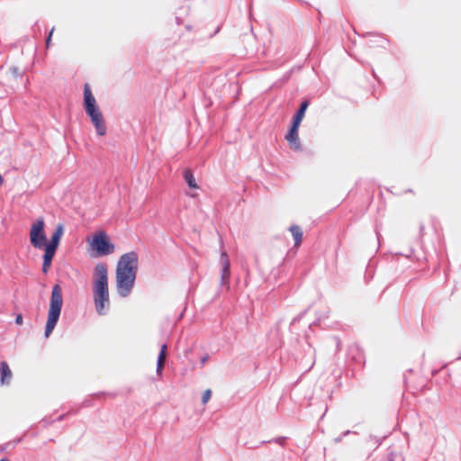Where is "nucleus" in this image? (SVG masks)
Returning a JSON list of instances; mask_svg holds the SVG:
<instances>
[{
  "mask_svg": "<svg viewBox=\"0 0 461 461\" xmlns=\"http://www.w3.org/2000/svg\"><path fill=\"white\" fill-rule=\"evenodd\" d=\"M93 300L96 312L105 315L110 308L108 267L104 263L95 265L92 279Z\"/></svg>",
  "mask_w": 461,
  "mask_h": 461,
  "instance_id": "nucleus-2",
  "label": "nucleus"
},
{
  "mask_svg": "<svg viewBox=\"0 0 461 461\" xmlns=\"http://www.w3.org/2000/svg\"><path fill=\"white\" fill-rule=\"evenodd\" d=\"M138 271V256L134 251L123 254L115 272V287L118 294L127 297L132 291Z\"/></svg>",
  "mask_w": 461,
  "mask_h": 461,
  "instance_id": "nucleus-1",
  "label": "nucleus"
},
{
  "mask_svg": "<svg viewBox=\"0 0 461 461\" xmlns=\"http://www.w3.org/2000/svg\"><path fill=\"white\" fill-rule=\"evenodd\" d=\"M289 230L294 239V246L297 248L300 247L303 241V230L301 227L298 225H292Z\"/></svg>",
  "mask_w": 461,
  "mask_h": 461,
  "instance_id": "nucleus-11",
  "label": "nucleus"
},
{
  "mask_svg": "<svg viewBox=\"0 0 461 461\" xmlns=\"http://www.w3.org/2000/svg\"><path fill=\"white\" fill-rule=\"evenodd\" d=\"M91 247L99 256L109 255L114 251V246L110 242L108 236L104 231L94 235Z\"/></svg>",
  "mask_w": 461,
  "mask_h": 461,
  "instance_id": "nucleus-6",
  "label": "nucleus"
},
{
  "mask_svg": "<svg viewBox=\"0 0 461 461\" xmlns=\"http://www.w3.org/2000/svg\"><path fill=\"white\" fill-rule=\"evenodd\" d=\"M44 226L45 222L43 218L37 219L31 226L30 241L36 249H42L46 244L47 238L44 231Z\"/></svg>",
  "mask_w": 461,
  "mask_h": 461,
  "instance_id": "nucleus-5",
  "label": "nucleus"
},
{
  "mask_svg": "<svg viewBox=\"0 0 461 461\" xmlns=\"http://www.w3.org/2000/svg\"><path fill=\"white\" fill-rule=\"evenodd\" d=\"M309 106V102L308 101H304L300 105V109H303V111L306 112L307 108Z\"/></svg>",
  "mask_w": 461,
  "mask_h": 461,
  "instance_id": "nucleus-20",
  "label": "nucleus"
},
{
  "mask_svg": "<svg viewBox=\"0 0 461 461\" xmlns=\"http://www.w3.org/2000/svg\"><path fill=\"white\" fill-rule=\"evenodd\" d=\"M0 461H10V460H8V459H1Z\"/></svg>",
  "mask_w": 461,
  "mask_h": 461,
  "instance_id": "nucleus-23",
  "label": "nucleus"
},
{
  "mask_svg": "<svg viewBox=\"0 0 461 461\" xmlns=\"http://www.w3.org/2000/svg\"><path fill=\"white\" fill-rule=\"evenodd\" d=\"M299 126L300 124L293 122L289 131L285 135V140H287L290 149L295 151H300L302 149L298 134Z\"/></svg>",
  "mask_w": 461,
  "mask_h": 461,
  "instance_id": "nucleus-7",
  "label": "nucleus"
},
{
  "mask_svg": "<svg viewBox=\"0 0 461 461\" xmlns=\"http://www.w3.org/2000/svg\"><path fill=\"white\" fill-rule=\"evenodd\" d=\"M14 73L18 74V69L16 68H14Z\"/></svg>",
  "mask_w": 461,
  "mask_h": 461,
  "instance_id": "nucleus-21",
  "label": "nucleus"
},
{
  "mask_svg": "<svg viewBox=\"0 0 461 461\" xmlns=\"http://www.w3.org/2000/svg\"><path fill=\"white\" fill-rule=\"evenodd\" d=\"M221 280L223 283H227L230 278V260L225 252H223L221 256Z\"/></svg>",
  "mask_w": 461,
  "mask_h": 461,
  "instance_id": "nucleus-8",
  "label": "nucleus"
},
{
  "mask_svg": "<svg viewBox=\"0 0 461 461\" xmlns=\"http://www.w3.org/2000/svg\"><path fill=\"white\" fill-rule=\"evenodd\" d=\"M304 114H305V111H303V109L299 108L298 112L294 116L293 122L296 123V124H300L302 120H303V118L304 117Z\"/></svg>",
  "mask_w": 461,
  "mask_h": 461,
  "instance_id": "nucleus-15",
  "label": "nucleus"
},
{
  "mask_svg": "<svg viewBox=\"0 0 461 461\" xmlns=\"http://www.w3.org/2000/svg\"><path fill=\"white\" fill-rule=\"evenodd\" d=\"M63 231H64V228H63V225L62 224H59L54 231V233L52 234L51 238H50V241L49 243H47L48 245L51 246V247H54L56 249H58L59 245V242H60V239L63 235Z\"/></svg>",
  "mask_w": 461,
  "mask_h": 461,
  "instance_id": "nucleus-10",
  "label": "nucleus"
},
{
  "mask_svg": "<svg viewBox=\"0 0 461 461\" xmlns=\"http://www.w3.org/2000/svg\"><path fill=\"white\" fill-rule=\"evenodd\" d=\"M15 323L17 325H22L23 324V316L22 314H18L15 318Z\"/></svg>",
  "mask_w": 461,
  "mask_h": 461,
  "instance_id": "nucleus-19",
  "label": "nucleus"
},
{
  "mask_svg": "<svg viewBox=\"0 0 461 461\" xmlns=\"http://www.w3.org/2000/svg\"><path fill=\"white\" fill-rule=\"evenodd\" d=\"M0 372H1V384H8L12 378V371L5 361H2L0 363Z\"/></svg>",
  "mask_w": 461,
  "mask_h": 461,
  "instance_id": "nucleus-9",
  "label": "nucleus"
},
{
  "mask_svg": "<svg viewBox=\"0 0 461 461\" xmlns=\"http://www.w3.org/2000/svg\"><path fill=\"white\" fill-rule=\"evenodd\" d=\"M167 348L166 344L162 345L158 357L157 373L158 375H161L162 370L164 368V365H165L166 358H167Z\"/></svg>",
  "mask_w": 461,
  "mask_h": 461,
  "instance_id": "nucleus-12",
  "label": "nucleus"
},
{
  "mask_svg": "<svg viewBox=\"0 0 461 461\" xmlns=\"http://www.w3.org/2000/svg\"><path fill=\"white\" fill-rule=\"evenodd\" d=\"M52 258L43 256L42 272L47 273L50 267Z\"/></svg>",
  "mask_w": 461,
  "mask_h": 461,
  "instance_id": "nucleus-16",
  "label": "nucleus"
},
{
  "mask_svg": "<svg viewBox=\"0 0 461 461\" xmlns=\"http://www.w3.org/2000/svg\"><path fill=\"white\" fill-rule=\"evenodd\" d=\"M63 304L62 289L59 285L52 287L48 318L45 327V337L48 338L53 331L61 312Z\"/></svg>",
  "mask_w": 461,
  "mask_h": 461,
  "instance_id": "nucleus-4",
  "label": "nucleus"
},
{
  "mask_svg": "<svg viewBox=\"0 0 461 461\" xmlns=\"http://www.w3.org/2000/svg\"><path fill=\"white\" fill-rule=\"evenodd\" d=\"M211 396H212V391L210 389H206L203 392V396H202V403L206 404L210 401Z\"/></svg>",
  "mask_w": 461,
  "mask_h": 461,
  "instance_id": "nucleus-17",
  "label": "nucleus"
},
{
  "mask_svg": "<svg viewBox=\"0 0 461 461\" xmlns=\"http://www.w3.org/2000/svg\"><path fill=\"white\" fill-rule=\"evenodd\" d=\"M53 32H54V28H52L50 30V34L46 40V47L47 48H50V41H51V37H52Z\"/></svg>",
  "mask_w": 461,
  "mask_h": 461,
  "instance_id": "nucleus-18",
  "label": "nucleus"
},
{
  "mask_svg": "<svg viewBox=\"0 0 461 461\" xmlns=\"http://www.w3.org/2000/svg\"><path fill=\"white\" fill-rule=\"evenodd\" d=\"M184 178L190 188L196 189L198 187L195 183L194 176L189 169L185 170Z\"/></svg>",
  "mask_w": 461,
  "mask_h": 461,
  "instance_id": "nucleus-13",
  "label": "nucleus"
},
{
  "mask_svg": "<svg viewBox=\"0 0 461 461\" xmlns=\"http://www.w3.org/2000/svg\"><path fill=\"white\" fill-rule=\"evenodd\" d=\"M43 247H44V255L43 256L46 258H53L57 249L48 245L47 243Z\"/></svg>",
  "mask_w": 461,
  "mask_h": 461,
  "instance_id": "nucleus-14",
  "label": "nucleus"
},
{
  "mask_svg": "<svg viewBox=\"0 0 461 461\" xmlns=\"http://www.w3.org/2000/svg\"><path fill=\"white\" fill-rule=\"evenodd\" d=\"M84 109L86 114L90 117L98 135L104 136L106 133V126L97 104V102L91 91L88 83L84 85Z\"/></svg>",
  "mask_w": 461,
  "mask_h": 461,
  "instance_id": "nucleus-3",
  "label": "nucleus"
},
{
  "mask_svg": "<svg viewBox=\"0 0 461 461\" xmlns=\"http://www.w3.org/2000/svg\"><path fill=\"white\" fill-rule=\"evenodd\" d=\"M205 361H206V357H203V358L202 359V363L203 364Z\"/></svg>",
  "mask_w": 461,
  "mask_h": 461,
  "instance_id": "nucleus-22",
  "label": "nucleus"
}]
</instances>
